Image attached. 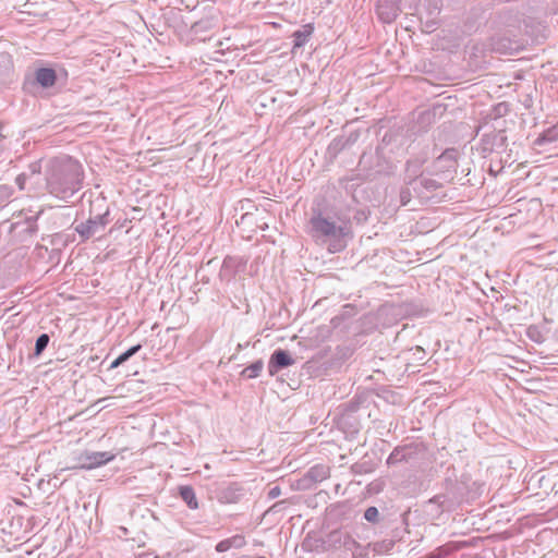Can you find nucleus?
Here are the masks:
<instances>
[{
	"label": "nucleus",
	"instance_id": "nucleus-1",
	"mask_svg": "<svg viewBox=\"0 0 558 558\" xmlns=\"http://www.w3.org/2000/svg\"><path fill=\"white\" fill-rule=\"evenodd\" d=\"M82 165L70 156L54 157L45 165L47 191L54 197L68 201L82 189Z\"/></svg>",
	"mask_w": 558,
	"mask_h": 558
},
{
	"label": "nucleus",
	"instance_id": "nucleus-2",
	"mask_svg": "<svg viewBox=\"0 0 558 558\" xmlns=\"http://www.w3.org/2000/svg\"><path fill=\"white\" fill-rule=\"evenodd\" d=\"M311 234L316 241L328 244L331 253L344 250L351 229L348 221L337 216H325L322 213L311 218Z\"/></svg>",
	"mask_w": 558,
	"mask_h": 558
},
{
	"label": "nucleus",
	"instance_id": "nucleus-3",
	"mask_svg": "<svg viewBox=\"0 0 558 558\" xmlns=\"http://www.w3.org/2000/svg\"><path fill=\"white\" fill-rule=\"evenodd\" d=\"M41 163L39 161L33 162L28 167V171L21 173L16 177L15 182L20 190L27 191L35 195L41 194L46 189V181L43 182L40 178Z\"/></svg>",
	"mask_w": 558,
	"mask_h": 558
},
{
	"label": "nucleus",
	"instance_id": "nucleus-4",
	"mask_svg": "<svg viewBox=\"0 0 558 558\" xmlns=\"http://www.w3.org/2000/svg\"><path fill=\"white\" fill-rule=\"evenodd\" d=\"M114 458L110 452H83L77 458L78 465L76 468L81 469H94L98 468L107 462L111 461ZM73 466L72 469H74Z\"/></svg>",
	"mask_w": 558,
	"mask_h": 558
},
{
	"label": "nucleus",
	"instance_id": "nucleus-5",
	"mask_svg": "<svg viewBox=\"0 0 558 558\" xmlns=\"http://www.w3.org/2000/svg\"><path fill=\"white\" fill-rule=\"evenodd\" d=\"M106 226L105 216H96L89 218L85 222H81L75 227V231L84 239L87 240L98 232L102 231Z\"/></svg>",
	"mask_w": 558,
	"mask_h": 558
},
{
	"label": "nucleus",
	"instance_id": "nucleus-6",
	"mask_svg": "<svg viewBox=\"0 0 558 558\" xmlns=\"http://www.w3.org/2000/svg\"><path fill=\"white\" fill-rule=\"evenodd\" d=\"M294 363L291 355L284 350H276L268 362V372L270 376L276 375L280 369L288 367Z\"/></svg>",
	"mask_w": 558,
	"mask_h": 558
},
{
	"label": "nucleus",
	"instance_id": "nucleus-7",
	"mask_svg": "<svg viewBox=\"0 0 558 558\" xmlns=\"http://www.w3.org/2000/svg\"><path fill=\"white\" fill-rule=\"evenodd\" d=\"M376 12L385 23H391L399 14V7L396 0H377Z\"/></svg>",
	"mask_w": 558,
	"mask_h": 558
},
{
	"label": "nucleus",
	"instance_id": "nucleus-8",
	"mask_svg": "<svg viewBox=\"0 0 558 558\" xmlns=\"http://www.w3.org/2000/svg\"><path fill=\"white\" fill-rule=\"evenodd\" d=\"M36 82L44 88H49L56 84L57 74L53 69L40 68L35 72Z\"/></svg>",
	"mask_w": 558,
	"mask_h": 558
},
{
	"label": "nucleus",
	"instance_id": "nucleus-9",
	"mask_svg": "<svg viewBox=\"0 0 558 558\" xmlns=\"http://www.w3.org/2000/svg\"><path fill=\"white\" fill-rule=\"evenodd\" d=\"M312 33H313V27L310 24L304 25L301 29L295 31L293 33V47L300 48V47L304 46L307 43Z\"/></svg>",
	"mask_w": 558,
	"mask_h": 558
},
{
	"label": "nucleus",
	"instance_id": "nucleus-10",
	"mask_svg": "<svg viewBox=\"0 0 558 558\" xmlns=\"http://www.w3.org/2000/svg\"><path fill=\"white\" fill-rule=\"evenodd\" d=\"M180 496L190 509H197L198 502L196 499L195 492L191 486H181Z\"/></svg>",
	"mask_w": 558,
	"mask_h": 558
},
{
	"label": "nucleus",
	"instance_id": "nucleus-11",
	"mask_svg": "<svg viewBox=\"0 0 558 558\" xmlns=\"http://www.w3.org/2000/svg\"><path fill=\"white\" fill-rule=\"evenodd\" d=\"M264 367V363L262 360H257L256 362L252 363L247 367H245L242 372V375L247 378H256L259 376L262 369Z\"/></svg>",
	"mask_w": 558,
	"mask_h": 558
},
{
	"label": "nucleus",
	"instance_id": "nucleus-12",
	"mask_svg": "<svg viewBox=\"0 0 558 558\" xmlns=\"http://www.w3.org/2000/svg\"><path fill=\"white\" fill-rule=\"evenodd\" d=\"M49 343V336L47 333L40 335L35 343V354L39 355L44 352Z\"/></svg>",
	"mask_w": 558,
	"mask_h": 558
},
{
	"label": "nucleus",
	"instance_id": "nucleus-13",
	"mask_svg": "<svg viewBox=\"0 0 558 558\" xmlns=\"http://www.w3.org/2000/svg\"><path fill=\"white\" fill-rule=\"evenodd\" d=\"M141 348H142L141 344H136V345L131 347L129 350H126L125 352H123L122 354H120L118 356L120 362L122 364L124 362H126L129 359H131L133 355H135L141 350Z\"/></svg>",
	"mask_w": 558,
	"mask_h": 558
},
{
	"label": "nucleus",
	"instance_id": "nucleus-14",
	"mask_svg": "<svg viewBox=\"0 0 558 558\" xmlns=\"http://www.w3.org/2000/svg\"><path fill=\"white\" fill-rule=\"evenodd\" d=\"M379 512L376 507H368L364 512V518L366 521L375 523L378 521Z\"/></svg>",
	"mask_w": 558,
	"mask_h": 558
},
{
	"label": "nucleus",
	"instance_id": "nucleus-15",
	"mask_svg": "<svg viewBox=\"0 0 558 558\" xmlns=\"http://www.w3.org/2000/svg\"><path fill=\"white\" fill-rule=\"evenodd\" d=\"M543 140L548 142L558 141V123L544 132Z\"/></svg>",
	"mask_w": 558,
	"mask_h": 558
},
{
	"label": "nucleus",
	"instance_id": "nucleus-16",
	"mask_svg": "<svg viewBox=\"0 0 558 558\" xmlns=\"http://www.w3.org/2000/svg\"><path fill=\"white\" fill-rule=\"evenodd\" d=\"M404 459V453L402 450H399V449H396L391 452V454L389 456L388 458V463L389 464H392V463H396V462H399L401 460Z\"/></svg>",
	"mask_w": 558,
	"mask_h": 558
},
{
	"label": "nucleus",
	"instance_id": "nucleus-17",
	"mask_svg": "<svg viewBox=\"0 0 558 558\" xmlns=\"http://www.w3.org/2000/svg\"><path fill=\"white\" fill-rule=\"evenodd\" d=\"M231 547L241 548L245 545V538L242 535H234L229 538Z\"/></svg>",
	"mask_w": 558,
	"mask_h": 558
},
{
	"label": "nucleus",
	"instance_id": "nucleus-18",
	"mask_svg": "<svg viewBox=\"0 0 558 558\" xmlns=\"http://www.w3.org/2000/svg\"><path fill=\"white\" fill-rule=\"evenodd\" d=\"M230 548H232V547H231L229 538L222 539L216 545V550L218 553H225V551L229 550Z\"/></svg>",
	"mask_w": 558,
	"mask_h": 558
},
{
	"label": "nucleus",
	"instance_id": "nucleus-19",
	"mask_svg": "<svg viewBox=\"0 0 558 558\" xmlns=\"http://www.w3.org/2000/svg\"><path fill=\"white\" fill-rule=\"evenodd\" d=\"M447 554H448V550H446L444 548H438L436 551L427 555L426 558H441L444 555H447Z\"/></svg>",
	"mask_w": 558,
	"mask_h": 558
},
{
	"label": "nucleus",
	"instance_id": "nucleus-20",
	"mask_svg": "<svg viewBox=\"0 0 558 558\" xmlns=\"http://www.w3.org/2000/svg\"><path fill=\"white\" fill-rule=\"evenodd\" d=\"M401 203L402 205H407L410 201V193L409 191H402L400 194Z\"/></svg>",
	"mask_w": 558,
	"mask_h": 558
},
{
	"label": "nucleus",
	"instance_id": "nucleus-21",
	"mask_svg": "<svg viewBox=\"0 0 558 558\" xmlns=\"http://www.w3.org/2000/svg\"><path fill=\"white\" fill-rule=\"evenodd\" d=\"M450 150L447 149L438 159H437V166L440 167V163L445 161L446 159L450 158Z\"/></svg>",
	"mask_w": 558,
	"mask_h": 558
},
{
	"label": "nucleus",
	"instance_id": "nucleus-22",
	"mask_svg": "<svg viewBox=\"0 0 558 558\" xmlns=\"http://www.w3.org/2000/svg\"><path fill=\"white\" fill-rule=\"evenodd\" d=\"M120 365H122V363L120 362L119 357H117L109 366V369H114L117 367H119Z\"/></svg>",
	"mask_w": 558,
	"mask_h": 558
},
{
	"label": "nucleus",
	"instance_id": "nucleus-23",
	"mask_svg": "<svg viewBox=\"0 0 558 558\" xmlns=\"http://www.w3.org/2000/svg\"><path fill=\"white\" fill-rule=\"evenodd\" d=\"M279 494H280V489H279V487H274V488H271V489H270V492H269V496H270V497H277V496H279Z\"/></svg>",
	"mask_w": 558,
	"mask_h": 558
}]
</instances>
